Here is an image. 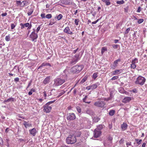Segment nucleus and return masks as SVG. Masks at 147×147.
<instances>
[{
	"mask_svg": "<svg viewBox=\"0 0 147 147\" xmlns=\"http://www.w3.org/2000/svg\"><path fill=\"white\" fill-rule=\"evenodd\" d=\"M76 139L75 136L69 135L66 139V143L68 144H73L76 142Z\"/></svg>",
	"mask_w": 147,
	"mask_h": 147,
	"instance_id": "1",
	"label": "nucleus"
},
{
	"mask_svg": "<svg viewBox=\"0 0 147 147\" xmlns=\"http://www.w3.org/2000/svg\"><path fill=\"white\" fill-rule=\"evenodd\" d=\"M83 67L82 65H76L73 66L71 69V72L74 73H79L83 69Z\"/></svg>",
	"mask_w": 147,
	"mask_h": 147,
	"instance_id": "2",
	"label": "nucleus"
},
{
	"mask_svg": "<svg viewBox=\"0 0 147 147\" xmlns=\"http://www.w3.org/2000/svg\"><path fill=\"white\" fill-rule=\"evenodd\" d=\"M145 78L142 76H139L137 78L135 81V83L136 84L142 86L144 84L146 81Z\"/></svg>",
	"mask_w": 147,
	"mask_h": 147,
	"instance_id": "3",
	"label": "nucleus"
},
{
	"mask_svg": "<svg viewBox=\"0 0 147 147\" xmlns=\"http://www.w3.org/2000/svg\"><path fill=\"white\" fill-rule=\"evenodd\" d=\"M54 101L49 102L44 106L43 111L46 113H49L51 110L52 107L49 105L53 102Z\"/></svg>",
	"mask_w": 147,
	"mask_h": 147,
	"instance_id": "4",
	"label": "nucleus"
},
{
	"mask_svg": "<svg viewBox=\"0 0 147 147\" xmlns=\"http://www.w3.org/2000/svg\"><path fill=\"white\" fill-rule=\"evenodd\" d=\"M64 79H61L60 78H57L54 80V83L53 84L54 86H57L61 85L65 82Z\"/></svg>",
	"mask_w": 147,
	"mask_h": 147,
	"instance_id": "5",
	"label": "nucleus"
},
{
	"mask_svg": "<svg viewBox=\"0 0 147 147\" xmlns=\"http://www.w3.org/2000/svg\"><path fill=\"white\" fill-rule=\"evenodd\" d=\"M105 105V102L102 101H97L94 104V105L95 106L101 108L103 107Z\"/></svg>",
	"mask_w": 147,
	"mask_h": 147,
	"instance_id": "6",
	"label": "nucleus"
},
{
	"mask_svg": "<svg viewBox=\"0 0 147 147\" xmlns=\"http://www.w3.org/2000/svg\"><path fill=\"white\" fill-rule=\"evenodd\" d=\"M79 59V56L78 55H76L73 58V59L71 61V64H75Z\"/></svg>",
	"mask_w": 147,
	"mask_h": 147,
	"instance_id": "7",
	"label": "nucleus"
},
{
	"mask_svg": "<svg viewBox=\"0 0 147 147\" xmlns=\"http://www.w3.org/2000/svg\"><path fill=\"white\" fill-rule=\"evenodd\" d=\"M76 115L73 113H70L67 116V119L68 120H74L76 118Z\"/></svg>",
	"mask_w": 147,
	"mask_h": 147,
	"instance_id": "8",
	"label": "nucleus"
},
{
	"mask_svg": "<svg viewBox=\"0 0 147 147\" xmlns=\"http://www.w3.org/2000/svg\"><path fill=\"white\" fill-rule=\"evenodd\" d=\"M34 31H33L30 35L31 38L32 40V41H34L35 39H36L38 37V35L37 34L35 33V30H34Z\"/></svg>",
	"mask_w": 147,
	"mask_h": 147,
	"instance_id": "9",
	"label": "nucleus"
},
{
	"mask_svg": "<svg viewBox=\"0 0 147 147\" xmlns=\"http://www.w3.org/2000/svg\"><path fill=\"white\" fill-rule=\"evenodd\" d=\"M63 31L64 32L70 35H72L73 34L71 31L70 30L69 27L68 26L65 28Z\"/></svg>",
	"mask_w": 147,
	"mask_h": 147,
	"instance_id": "10",
	"label": "nucleus"
},
{
	"mask_svg": "<svg viewBox=\"0 0 147 147\" xmlns=\"http://www.w3.org/2000/svg\"><path fill=\"white\" fill-rule=\"evenodd\" d=\"M132 100V98L130 97H126L122 100V102L126 103L129 102Z\"/></svg>",
	"mask_w": 147,
	"mask_h": 147,
	"instance_id": "11",
	"label": "nucleus"
},
{
	"mask_svg": "<svg viewBox=\"0 0 147 147\" xmlns=\"http://www.w3.org/2000/svg\"><path fill=\"white\" fill-rule=\"evenodd\" d=\"M128 125L126 123L123 122L121 125L122 131H123L126 130L127 128Z\"/></svg>",
	"mask_w": 147,
	"mask_h": 147,
	"instance_id": "12",
	"label": "nucleus"
},
{
	"mask_svg": "<svg viewBox=\"0 0 147 147\" xmlns=\"http://www.w3.org/2000/svg\"><path fill=\"white\" fill-rule=\"evenodd\" d=\"M16 3L17 6L20 5L21 7H24L26 4V1H24L21 2L20 1H16Z\"/></svg>",
	"mask_w": 147,
	"mask_h": 147,
	"instance_id": "13",
	"label": "nucleus"
},
{
	"mask_svg": "<svg viewBox=\"0 0 147 147\" xmlns=\"http://www.w3.org/2000/svg\"><path fill=\"white\" fill-rule=\"evenodd\" d=\"M94 137L96 138L100 136L101 134V132L100 130H97L96 129L94 130Z\"/></svg>",
	"mask_w": 147,
	"mask_h": 147,
	"instance_id": "14",
	"label": "nucleus"
},
{
	"mask_svg": "<svg viewBox=\"0 0 147 147\" xmlns=\"http://www.w3.org/2000/svg\"><path fill=\"white\" fill-rule=\"evenodd\" d=\"M29 132L30 134L33 136H35L36 133L37 131L34 128L29 130Z\"/></svg>",
	"mask_w": 147,
	"mask_h": 147,
	"instance_id": "15",
	"label": "nucleus"
},
{
	"mask_svg": "<svg viewBox=\"0 0 147 147\" xmlns=\"http://www.w3.org/2000/svg\"><path fill=\"white\" fill-rule=\"evenodd\" d=\"M62 3L65 5H71L72 3V0H63Z\"/></svg>",
	"mask_w": 147,
	"mask_h": 147,
	"instance_id": "16",
	"label": "nucleus"
},
{
	"mask_svg": "<svg viewBox=\"0 0 147 147\" xmlns=\"http://www.w3.org/2000/svg\"><path fill=\"white\" fill-rule=\"evenodd\" d=\"M23 124L24 125L25 128H27V127H30L32 126V124L29 121H23Z\"/></svg>",
	"mask_w": 147,
	"mask_h": 147,
	"instance_id": "17",
	"label": "nucleus"
},
{
	"mask_svg": "<svg viewBox=\"0 0 147 147\" xmlns=\"http://www.w3.org/2000/svg\"><path fill=\"white\" fill-rule=\"evenodd\" d=\"M50 76L47 77L43 81L44 84H46L48 83L50 81Z\"/></svg>",
	"mask_w": 147,
	"mask_h": 147,
	"instance_id": "18",
	"label": "nucleus"
},
{
	"mask_svg": "<svg viewBox=\"0 0 147 147\" xmlns=\"http://www.w3.org/2000/svg\"><path fill=\"white\" fill-rule=\"evenodd\" d=\"M99 85V84L97 82L90 86L92 90H93L94 89L96 88Z\"/></svg>",
	"mask_w": 147,
	"mask_h": 147,
	"instance_id": "19",
	"label": "nucleus"
},
{
	"mask_svg": "<svg viewBox=\"0 0 147 147\" xmlns=\"http://www.w3.org/2000/svg\"><path fill=\"white\" fill-rule=\"evenodd\" d=\"M121 59H118L116 60H115L113 63V66L115 67H116L117 66L118 62L121 61Z\"/></svg>",
	"mask_w": 147,
	"mask_h": 147,
	"instance_id": "20",
	"label": "nucleus"
},
{
	"mask_svg": "<svg viewBox=\"0 0 147 147\" xmlns=\"http://www.w3.org/2000/svg\"><path fill=\"white\" fill-rule=\"evenodd\" d=\"M103 2L106 3L107 5H110L111 3L109 0H101Z\"/></svg>",
	"mask_w": 147,
	"mask_h": 147,
	"instance_id": "21",
	"label": "nucleus"
},
{
	"mask_svg": "<svg viewBox=\"0 0 147 147\" xmlns=\"http://www.w3.org/2000/svg\"><path fill=\"white\" fill-rule=\"evenodd\" d=\"M138 59L136 58H135L134 59L132 60L131 63L134 64H136V63H138Z\"/></svg>",
	"mask_w": 147,
	"mask_h": 147,
	"instance_id": "22",
	"label": "nucleus"
},
{
	"mask_svg": "<svg viewBox=\"0 0 147 147\" xmlns=\"http://www.w3.org/2000/svg\"><path fill=\"white\" fill-rule=\"evenodd\" d=\"M107 51V48L106 47H102L101 50V53L102 55L105 51Z\"/></svg>",
	"mask_w": 147,
	"mask_h": 147,
	"instance_id": "23",
	"label": "nucleus"
},
{
	"mask_svg": "<svg viewBox=\"0 0 147 147\" xmlns=\"http://www.w3.org/2000/svg\"><path fill=\"white\" fill-rule=\"evenodd\" d=\"M14 98H8L7 100H5L4 101V102H8L10 101L13 102L14 101Z\"/></svg>",
	"mask_w": 147,
	"mask_h": 147,
	"instance_id": "24",
	"label": "nucleus"
},
{
	"mask_svg": "<svg viewBox=\"0 0 147 147\" xmlns=\"http://www.w3.org/2000/svg\"><path fill=\"white\" fill-rule=\"evenodd\" d=\"M116 75L120 74L123 72V69H116L115 70Z\"/></svg>",
	"mask_w": 147,
	"mask_h": 147,
	"instance_id": "25",
	"label": "nucleus"
},
{
	"mask_svg": "<svg viewBox=\"0 0 147 147\" xmlns=\"http://www.w3.org/2000/svg\"><path fill=\"white\" fill-rule=\"evenodd\" d=\"M87 77H86V76L84 77L82 79V80H81L80 83L81 84H82L83 83L87 80Z\"/></svg>",
	"mask_w": 147,
	"mask_h": 147,
	"instance_id": "26",
	"label": "nucleus"
},
{
	"mask_svg": "<svg viewBox=\"0 0 147 147\" xmlns=\"http://www.w3.org/2000/svg\"><path fill=\"white\" fill-rule=\"evenodd\" d=\"M116 3L118 4H122L125 3V1L124 0H122L121 1H117L116 2Z\"/></svg>",
	"mask_w": 147,
	"mask_h": 147,
	"instance_id": "27",
	"label": "nucleus"
},
{
	"mask_svg": "<svg viewBox=\"0 0 147 147\" xmlns=\"http://www.w3.org/2000/svg\"><path fill=\"white\" fill-rule=\"evenodd\" d=\"M115 113V111L114 110H110L109 113V114L110 116L113 115Z\"/></svg>",
	"mask_w": 147,
	"mask_h": 147,
	"instance_id": "28",
	"label": "nucleus"
},
{
	"mask_svg": "<svg viewBox=\"0 0 147 147\" xmlns=\"http://www.w3.org/2000/svg\"><path fill=\"white\" fill-rule=\"evenodd\" d=\"M135 140L136 142L137 143L138 145H140V144L141 143L142 141V140L141 139L139 140L138 139H135Z\"/></svg>",
	"mask_w": 147,
	"mask_h": 147,
	"instance_id": "29",
	"label": "nucleus"
},
{
	"mask_svg": "<svg viewBox=\"0 0 147 147\" xmlns=\"http://www.w3.org/2000/svg\"><path fill=\"white\" fill-rule=\"evenodd\" d=\"M100 120V119L97 117H95L93 119V121L95 122H98Z\"/></svg>",
	"mask_w": 147,
	"mask_h": 147,
	"instance_id": "30",
	"label": "nucleus"
},
{
	"mask_svg": "<svg viewBox=\"0 0 147 147\" xmlns=\"http://www.w3.org/2000/svg\"><path fill=\"white\" fill-rule=\"evenodd\" d=\"M63 16L61 14H59L57 17V19L58 20H59L62 18Z\"/></svg>",
	"mask_w": 147,
	"mask_h": 147,
	"instance_id": "31",
	"label": "nucleus"
},
{
	"mask_svg": "<svg viewBox=\"0 0 147 147\" xmlns=\"http://www.w3.org/2000/svg\"><path fill=\"white\" fill-rule=\"evenodd\" d=\"M33 10L32 9H30L29 11H28V16L30 15L33 12Z\"/></svg>",
	"mask_w": 147,
	"mask_h": 147,
	"instance_id": "32",
	"label": "nucleus"
},
{
	"mask_svg": "<svg viewBox=\"0 0 147 147\" xmlns=\"http://www.w3.org/2000/svg\"><path fill=\"white\" fill-rule=\"evenodd\" d=\"M65 92V91L63 90H62L61 92L59 93V95H58L57 97H59L61 95H62L63 94H64Z\"/></svg>",
	"mask_w": 147,
	"mask_h": 147,
	"instance_id": "33",
	"label": "nucleus"
},
{
	"mask_svg": "<svg viewBox=\"0 0 147 147\" xmlns=\"http://www.w3.org/2000/svg\"><path fill=\"white\" fill-rule=\"evenodd\" d=\"M112 97L111 96V94H110V96L109 97H108L107 98H105L104 100L106 101H108L110 100H111Z\"/></svg>",
	"mask_w": 147,
	"mask_h": 147,
	"instance_id": "34",
	"label": "nucleus"
},
{
	"mask_svg": "<svg viewBox=\"0 0 147 147\" xmlns=\"http://www.w3.org/2000/svg\"><path fill=\"white\" fill-rule=\"evenodd\" d=\"M98 73L96 72H95L94 73L92 76V78L94 79H95L98 76Z\"/></svg>",
	"mask_w": 147,
	"mask_h": 147,
	"instance_id": "35",
	"label": "nucleus"
},
{
	"mask_svg": "<svg viewBox=\"0 0 147 147\" xmlns=\"http://www.w3.org/2000/svg\"><path fill=\"white\" fill-rule=\"evenodd\" d=\"M76 109L78 113H80L81 112V108L79 106H77L76 107Z\"/></svg>",
	"mask_w": 147,
	"mask_h": 147,
	"instance_id": "36",
	"label": "nucleus"
},
{
	"mask_svg": "<svg viewBox=\"0 0 147 147\" xmlns=\"http://www.w3.org/2000/svg\"><path fill=\"white\" fill-rule=\"evenodd\" d=\"M9 35H9L6 36L5 37V40L7 41H9V40H10V37Z\"/></svg>",
	"mask_w": 147,
	"mask_h": 147,
	"instance_id": "37",
	"label": "nucleus"
},
{
	"mask_svg": "<svg viewBox=\"0 0 147 147\" xmlns=\"http://www.w3.org/2000/svg\"><path fill=\"white\" fill-rule=\"evenodd\" d=\"M79 20L78 19H76L75 20V23L76 26H78V25Z\"/></svg>",
	"mask_w": 147,
	"mask_h": 147,
	"instance_id": "38",
	"label": "nucleus"
},
{
	"mask_svg": "<svg viewBox=\"0 0 147 147\" xmlns=\"http://www.w3.org/2000/svg\"><path fill=\"white\" fill-rule=\"evenodd\" d=\"M136 67V64H134L131 63L130 66V68L131 69H134Z\"/></svg>",
	"mask_w": 147,
	"mask_h": 147,
	"instance_id": "39",
	"label": "nucleus"
},
{
	"mask_svg": "<svg viewBox=\"0 0 147 147\" xmlns=\"http://www.w3.org/2000/svg\"><path fill=\"white\" fill-rule=\"evenodd\" d=\"M144 20L143 19H140L138 21V23L139 24H140L143 22Z\"/></svg>",
	"mask_w": 147,
	"mask_h": 147,
	"instance_id": "40",
	"label": "nucleus"
},
{
	"mask_svg": "<svg viewBox=\"0 0 147 147\" xmlns=\"http://www.w3.org/2000/svg\"><path fill=\"white\" fill-rule=\"evenodd\" d=\"M119 78V77L118 76H115L111 78V80H115Z\"/></svg>",
	"mask_w": 147,
	"mask_h": 147,
	"instance_id": "41",
	"label": "nucleus"
},
{
	"mask_svg": "<svg viewBox=\"0 0 147 147\" xmlns=\"http://www.w3.org/2000/svg\"><path fill=\"white\" fill-rule=\"evenodd\" d=\"M103 126L102 125H99L97 126V128L99 129H101L103 128Z\"/></svg>",
	"mask_w": 147,
	"mask_h": 147,
	"instance_id": "42",
	"label": "nucleus"
},
{
	"mask_svg": "<svg viewBox=\"0 0 147 147\" xmlns=\"http://www.w3.org/2000/svg\"><path fill=\"white\" fill-rule=\"evenodd\" d=\"M16 26V24H11V29H13Z\"/></svg>",
	"mask_w": 147,
	"mask_h": 147,
	"instance_id": "43",
	"label": "nucleus"
},
{
	"mask_svg": "<svg viewBox=\"0 0 147 147\" xmlns=\"http://www.w3.org/2000/svg\"><path fill=\"white\" fill-rule=\"evenodd\" d=\"M46 17L47 18L50 19L52 17V15L50 14H48L46 15Z\"/></svg>",
	"mask_w": 147,
	"mask_h": 147,
	"instance_id": "44",
	"label": "nucleus"
},
{
	"mask_svg": "<svg viewBox=\"0 0 147 147\" xmlns=\"http://www.w3.org/2000/svg\"><path fill=\"white\" fill-rule=\"evenodd\" d=\"M86 98H83V102H84L86 103H88V104H89L90 103V101H89V102H86Z\"/></svg>",
	"mask_w": 147,
	"mask_h": 147,
	"instance_id": "45",
	"label": "nucleus"
},
{
	"mask_svg": "<svg viewBox=\"0 0 147 147\" xmlns=\"http://www.w3.org/2000/svg\"><path fill=\"white\" fill-rule=\"evenodd\" d=\"M130 91L131 92H133L135 93H136L138 92L137 90L135 88L131 90H130Z\"/></svg>",
	"mask_w": 147,
	"mask_h": 147,
	"instance_id": "46",
	"label": "nucleus"
},
{
	"mask_svg": "<svg viewBox=\"0 0 147 147\" xmlns=\"http://www.w3.org/2000/svg\"><path fill=\"white\" fill-rule=\"evenodd\" d=\"M46 66V63H42L38 67V69L40 68L41 67Z\"/></svg>",
	"mask_w": 147,
	"mask_h": 147,
	"instance_id": "47",
	"label": "nucleus"
},
{
	"mask_svg": "<svg viewBox=\"0 0 147 147\" xmlns=\"http://www.w3.org/2000/svg\"><path fill=\"white\" fill-rule=\"evenodd\" d=\"M130 30V28H128L125 31V33L126 34H127L129 32V31Z\"/></svg>",
	"mask_w": 147,
	"mask_h": 147,
	"instance_id": "48",
	"label": "nucleus"
},
{
	"mask_svg": "<svg viewBox=\"0 0 147 147\" xmlns=\"http://www.w3.org/2000/svg\"><path fill=\"white\" fill-rule=\"evenodd\" d=\"M119 46V45H114L112 46L113 48L115 49H117Z\"/></svg>",
	"mask_w": 147,
	"mask_h": 147,
	"instance_id": "49",
	"label": "nucleus"
},
{
	"mask_svg": "<svg viewBox=\"0 0 147 147\" xmlns=\"http://www.w3.org/2000/svg\"><path fill=\"white\" fill-rule=\"evenodd\" d=\"M43 95L45 97L44 98L45 99H46V96H47V94H46V92H43Z\"/></svg>",
	"mask_w": 147,
	"mask_h": 147,
	"instance_id": "50",
	"label": "nucleus"
},
{
	"mask_svg": "<svg viewBox=\"0 0 147 147\" xmlns=\"http://www.w3.org/2000/svg\"><path fill=\"white\" fill-rule=\"evenodd\" d=\"M20 26H21V29H23L25 27V26H24V24H23L22 23H21L20 24Z\"/></svg>",
	"mask_w": 147,
	"mask_h": 147,
	"instance_id": "51",
	"label": "nucleus"
},
{
	"mask_svg": "<svg viewBox=\"0 0 147 147\" xmlns=\"http://www.w3.org/2000/svg\"><path fill=\"white\" fill-rule=\"evenodd\" d=\"M131 142H128L126 143V144L127 146V147H128V146H130L131 145Z\"/></svg>",
	"mask_w": 147,
	"mask_h": 147,
	"instance_id": "52",
	"label": "nucleus"
},
{
	"mask_svg": "<svg viewBox=\"0 0 147 147\" xmlns=\"http://www.w3.org/2000/svg\"><path fill=\"white\" fill-rule=\"evenodd\" d=\"M32 81H30V82L28 83V85L27 86V87L26 88V89H27L31 85V83H32Z\"/></svg>",
	"mask_w": 147,
	"mask_h": 147,
	"instance_id": "53",
	"label": "nucleus"
},
{
	"mask_svg": "<svg viewBox=\"0 0 147 147\" xmlns=\"http://www.w3.org/2000/svg\"><path fill=\"white\" fill-rule=\"evenodd\" d=\"M124 140L123 139H121L119 141V143L120 144H121V143H123L124 142Z\"/></svg>",
	"mask_w": 147,
	"mask_h": 147,
	"instance_id": "54",
	"label": "nucleus"
},
{
	"mask_svg": "<svg viewBox=\"0 0 147 147\" xmlns=\"http://www.w3.org/2000/svg\"><path fill=\"white\" fill-rule=\"evenodd\" d=\"M41 17L42 18H44L45 17V14L44 13H42L40 15Z\"/></svg>",
	"mask_w": 147,
	"mask_h": 147,
	"instance_id": "55",
	"label": "nucleus"
},
{
	"mask_svg": "<svg viewBox=\"0 0 147 147\" xmlns=\"http://www.w3.org/2000/svg\"><path fill=\"white\" fill-rule=\"evenodd\" d=\"M19 79L18 78H16L14 79V81L15 82H18L19 81Z\"/></svg>",
	"mask_w": 147,
	"mask_h": 147,
	"instance_id": "56",
	"label": "nucleus"
},
{
	"mask_svg": "<svg viewBox=\"0 0 147 147\" xmlns=\"http://www.w3.org/2000/svg\"><path fill=\"white\" fill-rule=\"evenodd\" d=\"M25 27H28L29 25V24L28 23H25L24 24Z\"/></svg>",
	"mask_w": 147,
	"mask_h": 147,
	"instance_id": "57",
	"label": "nucleus"
},
{
	"mask_svg": "<svg viewBox=\"0 0 147 147\" xmlns=\"http://www.w3.org/2000/svg\"><path fill=\"white\" fill-rule=\"evenodd\" d=\"M86 89L88 90H92L91 88V87L90 86H88L86 87Z\"/></svg>",
	"mask_w": 147,
	"mask_h": 147,
	"instance_id": "58",
	"label": "nucleus"
},
{
	"mask_svg": "<svg viewBox=\"0 0 147 147\" xmlns=\"http://www.w3.org/2000/svg\"><path fill=\"white\" fill-rule=\"evenodd\" d=\"M141 7H139L138 8V10H137V12H140V11H141Z\"/></svg>",
	"mask_w": 147,
	"mask_h": 147,
	"instance_id": "59",
	"label": "nucleus"
},
{
	"mask_svg": "<svg viewBox=\"0 0 147 147\" xmlns=\"http://www.w3.org/2000/svg\"><path fill=\"white\" fill-rule=\"evenodd\" d=\"M108 140L110 141H112L113 140V138L111 136H109L108 137Z\"/></svg>",
	"mask_w": 147,
	"mask_h": 147,
	"instance_id": "60",
	"label": "nucleus"
},
{
	"mask_svg": "<svg viewBox=\"0 0 147 147\" xmlns=\"http://www.w3.org/2000/svg\"><path fill=\"white\" fill-rule=\"evenodd\" d=\"M30 91L32 92H35V90L34 88H32L30 90Z\"/></svg>",
	"mask_w": 147,
	"mask_h": 147,
	"instance_id": "61",
	"label": "nucleus"
},
{
	"mask_svg": "<svg viewBox=\"0 0 147 147\" xmlns=\"http://www.w3.org/2000/svg\"><path fill=\"white\" fill-rule=\"evenodd\" d=\"M146 143H145V142L143 143L142 145V147H145L146 146Z\"/></svg>",
	"mask_w": 147,
	"mask_h": 147,
	"instance_id": "62",
	"label": "nucleus"
},
{
	"mask_svg": "<svg viewBox=\"0 0 147 147\" xmlns=\"http://www.w3.org/2000/svg\"><path fill=\"white\" fill-rule=\"evenodd\" d=\"M40 26H39L36 29V32L37 33L40 30Z\"/></svg>",
	"mask_w": 147,
	"mask_h": 147,
	"instance_id": "63",
	"label": "nucleus"
},
{
	"mask_svg": "<svg viewBox=\"0 0 147 147\" xmlns=\"http://www.w3.org/2000/svg\"><path fill=\"white\" fill-rule=\"evenodd\" d=\"M61 147H69V146L65 144H63L61 146Z\"/></svg>",
	"mask_w": 147,
	"mask_h": 147,
	"instance_id": "64",
	"label": "nucleus"
}]
</instances>
